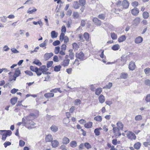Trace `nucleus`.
I'll return each instance as SVG.
<instances>
[{
	"label": "nucleus",
	"instance_id": "f257e3e1",
	"mask_svg": "<svg viewBox=\"0 0 150 150\" xmlns=\"http://www.w3.org/2000/svg\"><path fill=\"white\" fill-rule=\"evenodd\" d=\"M36 115L33 113L30 114L29 116L26 117L27 121L25 123L26 124V127L28 129H31L34 127L35 123L31 121L35 119Z\"/></svg>",
	"mask_w": 150,
	"mask_h": 150
},
{
	"label": "nucleus",
	"instance_id": "f03ea898",
	"mask_svg": "<svg viewBox=\"0 0 150 150\" xmlns=\"http://www.w3.org/2000/svg\"><path fill=\"white\" fill-rule=\"evenodd\" d=\"M116 4L118 6H122L123 8L125 9L127 8H128L129 4L128 1L127 0H124L122 2L121 1L119 0L117 1L116 3Z\"/></svg>",
	"mask_w": 150,
	"mask_h": 150
},
{
	"label": "nucleus",
	"instance_id": "7ed1b4c3",
	"mask_svg": "<svg viewBox=\"0 0 150 150\" xmlns=\"http://www.w3.org/2000/svg\"><path fill=\"white\" fill-rule=\"evenodd\" d=\"M66 29L65 26V25L62 26L61 29L62 33L59 37V40L61 42L63 41L64 36L65 35L64 33L66 32Z\"/></svg>",
	"mask_w": 150,
	"mask_h": 150
},
{
	"label": "nucleus",
	"instance_id": "20e7f679",
	"mask_svg": "<svg viewBox=\"0 0 150 150\" xmlns=\"http://www.w3.org/2000/svg\"><path fill=\"white\" fill-rule=\"evenodd\" d=\"M39 71H40L41 73H42L44 74H50L49 72H46L48 70V69L46 68L45 65H42L39 68H38Z\"/></svg>",
	"mask_w": 150,
	"mask_h": 150
},
{
	"label": "nucleus",
	"instance_id": "39448f33",
	"mask_svg": "<svg viewBox=\"0 0 150 150\" xmlns=\"http://www.w3.org/2000/svg\"><path fill=\"white\" fill-rule=\"evenodd\" d=\"M30 69L31 71L35 72L38 76H40L42 74L41 72L40 71H39L38 68L36 67L30 66Z\"/></svg>",
	"mask_w": 150,
	"mask_h": 150
},
{
	"label": "nucleus",
	"instance_id": "423d86ee",
	"mask_svg": "<svg viewBox=\"0 0 150 150\" xmlns=\"http://www.w3.org/2000/svg\"><path fill=\"white\" fill-rule=\"evenodd\" d=\"M127 136L128 138L130 139H135L136 136L135 134L132 132L129 131L127 134Z\"/></svg>",
	"mask_w": 150,
	"mask_h": 150
},
{
	"label": "nucleus",
	"instance_id": "0eeeda50",
	"mask_svg": "<svg viewBox=\"0 0 150 150\" xmlns=\"http://www.w3.org/2000/svg\"><path fill=\"white\" fill-rule=\"evenodd\" d=\"M76 56L77 58L79 59L80 61H82L84 59V54L82 52H80L79 53H76Z\"/></svg>",
	"mask_w": 150,
	"mask_h": 150
},
{
	"label": "nucleus",
	"instance_id": "6e6552de",
	"mask_svg": "<svg viewBox=\"0 0 150 150\" xmlns=\"http://www.w3.org/2000/svg\"><path fill=\"white\" fill-rule=\"evenodd\" d=\"M53 140L52 136L50 134H49L46 136L45 137V141L46 142H52Z\"/></svg>",
	"mask_w": 150,
	"mask_h": 150
},
{
	"label": "nucleus",
	"instance_id": "1a4fd4ad",
	"mask_svg": "<svg viewBox=\"0 0 150 150\" xmlns=\"http://www.w3.org/2000/svg\"><path fill=\"white\" fill-rule=\"evenodd\" d=\"M93 22L97 26H100L101 24V21L97 18L95 17L93 19Z\"/></svg>",
	"mask_w": 150,
	"mask_h": 150
},
{
	"label": "nucleus",
	"instance_id": "9d476101",
	"mask_svg": "<svg viewBox=\"0 0 150 150\" xmlns=\"http://www.w3.org/2000/svg\"><path fill=\"white\" fill-rule=\"evenodd\" d=\"M69 59H65L62 62L61 65L64 67L67 66L69 64Z\"/></svg>",
	"mask_w": 150,
	"mask_h": 150
},
{
	"label": "nucleus",
	"instance_id": "9b49d317",
	"mask_svg": "<svg viewBox=\"0 0 150 150\" xmlns=\"http://www.w3.org/2000/svg\"><path fill=\"white\" fill-rule=\"evenodd\" d=\"M143 41V38L141 36H138L134 40V42L136 44L141 43Z\"/></svg>",
	"mask_w": 150,
	"mask_h": 150
},
{
	"label": "nucleus",
	"instance_id": "f8f14e48",
	"mask_svg": "<svg viewBox=\"0 0 150 150\" xmlns=\"http://www.w3.org/2000/svg\"><path fill=\"white\" fill-rule=\"evenodd\" d=\"M51 144L52 146L54 148L57 147L59 145V142L56 140L52 141L51 142Z\"/></svg>",
	"mask_w": 150,
	"mask_h": 150
},
{
	"label": "nucleus",
	"instance_id": "ddd939ff",
	"mask_svg": "<svg viewBox=\"0 0 150 150\" xmlns=\"http://www.w3.org/2000/svg\"><path fill=\"white\" fill-rule=\"evenodd\" d=\"M135 68V65L133 62H131L129 65V68L131 70H134Z\"/></svg>",
	"mask_w": 150,
	"mask_h": 150
},
{
	"label": "nucleus",
	"instance_id": "4468645a",
	"mask_svg": "<svg viewBox=\"0 0 150 150\" xmlns=\"http://www.w3.org/2000/svg\"><path fill=\"white\" fill-rule=\"evenodd\" d=\"M98 100L99 102L101 103H103L105 100V98L103 95L101 94L98 97Z\"/></svg>",
	"mask_w": 150,
	"mask_h": 150
},
{
	"label": "nucleus",
	"instance_id": "2eb2a0df",
	"mask_svg": "<svg viewBox=\"0 0 150 150\" xmlns=\"http://www.w3.org/2000/svg\"><path fill=\"white\" fill-rule=\"evenodd\" d=\"M80 5L77 1H74L73 3V7L75 9H79L80 7Z\"/></svg>",
	"mask_w": 150,
	"mask_h": 150
},
{
	"label": "nucleus",
	"instance_id": "dca6fc26",
	"mask_svg": "<svg viewBox=\"0 0 150 150\" xmlns=\"http://www.w3.org/2000/svg\"><path fill=\"white\" fill-rule=\"evenodd\" d=\"M126 39V37L125 35H122L118 38V41L119 42H122L125 41Z\"/></svg>",
	"mask_w": 150,
	"mask_h": 150
},
{
	"label": "nucleus",
	"instance_id": "f3484780",
	"mask_svg": "<svg viewBox=\"0 0 150 150\" xmlns=\"http://www.w3.org/2000/svg\"><path fill=\"white\" fill-rule=\"evenodd\" d=\"M70 141L69 139L67 137H64L62 139V143L64 144H68Z\"/></svg>",
	"mask_w": 150,
	"mask_h": 150
},
{
	"label": "nucleus",
	"instance_id": "a211bd4d",
	"mask_svg": "<svg viewBox=\"0 0 150 150\" xmlns=\"http://www.w3.org/2000/svg\"><path fill=\"white\" fill-rule=\"evenodd\" d=\"M139 12V10L137 8H135L131 10L132 14L134 16H136L138 14Z\"/></svg>",
	"mask_w": 150,
	"mask_h": 150
},
{
	"label": "nucleus",
	"instance_id": "6ab92c4d",
	"mask_svg": "<svg viewBox=\"0 0 150 150\" xmlns=\"http://www.w3.org/2000/svg\"><path fill=\"white\" fill-rule=\"evenodd\" d=\"M54 94L53 93H47L44 94V96L46 98H49L54 97Z\"/></svg>",
	"mask_w": 150,
	"mask_h": 150
},
{
	"label": "nucleus",
	"instance_id": "aec40b11",
	"mask_svg": "<svg viewBox=\"0 0 150 150\" xmlns=\"http://www.w3.org/2000/svg\"><path fill=\"white\" fill-rule=\"evenodd\" d=\"M72 16L74 19H76L79 18V14L77 12L74 11L73 12Z\"/></svg>",
	"mask_w": 150,
	"mask_h": 150
},
{
	"label": "nucleus",
	"instance_id": "412c9836",
	"mask_svg": "<svg viewBox=\"0 0 150 150\" xmlns=\"http://www.w3.org/2000/svg\"><path fill=\"white\" fill-rule=\"evenodd\" d=\"M50 128L51 130L54 132H56L58 130V127L54 125H52Z\"/></svg>",
	"mask_w": 150,
	"mask_h": 150
},
{
	"label": "nucleus",
	"instance_id": "4be33fe9",
	"mask_svg": "<svg viewBox=\"0 0 150 150\" xmlns=\"http://www.w3.org/2000/svg\"><path fill=\"white\" fill-rule=\"evenodd\" d=\"M141 145V144L140 142H137L134 144V147L135 149L138 150L140 149Z\"/></svg>",
	"mask_w": 150,
	"mask_h": 150
},
{
	"label": "nucleus",
	"instance_id": "5701e85b",
	"mask_svg": "<svg viewBox=\"0 0 150 150\" xmlns=\"http://www.w3.org/2000/svg\"><path fill=\"white\" fill-rule=\"evenodd\" d=\"M117 127L120 130H122L123 127V125L122 122L120 121H119L117 123Z\"/></svg>",
	"mask_w": 150,
	"mask_h": 150
},
{
	"label": "nucleus",
	"instance_id": "b1692460",
	"mask_svg": "<svg viewBox=\"0 0 150 150\" xmlns=\"http://www.w3.org/2000/svg\"><path fill=\"white\" fill-rule=\"evenodd\" d=\"M120 46L118 44H115L112 47V49L113 50H118L120 48Z\"/></svg>",
	"mask_w": 150,
	"mask_h": 150
},
{
	"label": "nucleus",
	"instance_id": "393cba45",
	"mask_svg": "<svg viewBox=\"0 0 150 150\" xmlns=\"http://www.w3.org/2000/svg\"><path fill=\"white\" fill-rule=\"evenodd\" d=\"M51 37L52 38H56L58 36V33H56L54 30L52 31L51 32Z\"/></svg>",
	"mask_w": 150,
	"mask_h": 150
},
{
	"label": "nucleus",
	"instance_id": "a878e982",
	"mask_svg": "<svg viewBox=\"0 0 150 150\" xmlns=\"http://www.w3.org/2000/svg\"><path fill=\"white\" fill-rule=\"evenodd\" d=\"M128 76V74L126 73L123 72L121 74L120 77L121 79H126Z\"/></svg>",
	"mask_w": 150,
	"mask_h": 150
},
{
	"label": "nucleus",
	"instance_id": "bb28decb",
	"mask_svg": "<svg viewBox=\"0 0 150 150\" xmlns=\"http://www.w3.org/2000/svg\"><path fill=\"white\" fill-rule=\"evenodd\" d=\"M93 123L92 122H89L84 125V126L86 128H91L92 126Z\"/></svg>",
	"mask_w": 150,
	"mask_h": 150
},
{
	"label": "nucleus",
	"instance_id": "cd10ccee",
	"mask_svg": "<svg viewBox=\"0 0 150 150\" xmlns=\"http://www.w3.org/2000/svg\"><path fill=\"white\" fill-rule=\"evenodd\" d=\"M140 19L139 18H137L134 20L133 24L135 25H138L140 22Z\"/></svg>",
	"mask_w": 150,
	"mask_h": 150
},
{
	"label": "nucleus",
	"instance_id": "c85d7f7f",
	"mask_svg": "<svg viewBox=\"0 0 150 150\" xmlns=\"http://www.w3.org/2000/svg\"><path fill=\"white\" fill-rule=\"evenodd\" d=\"M53 55V54L51 52L50 53H47L44 55L45 58H46L47 59H48L51 57Z\"/></svg>",
	"mask_w": 150,
	"mask_h": 150
},
{
	"label": "nucleus",
	"instance_id": "c756f323",
	"mask_svg": "<svg viewBox=\"0 0 150 150\" xmlns=\"http://www.w3.org/2000/svg\"><path fill=\"white\" fill-rule=\"evenodd\" d=\"M94 119L98 122H100L102 120V117L100 115H98L94 117Z\"/></svg>",
	"mask_w": 150,
	"mask_h": 150
},
{
	"label": "nucleus",
	"instance_id": "7c9ffc66",
	"mask_svg": "<svg viewBox=\"0 0 150 150\" xmlns=\"http://www.w3.org/2000/svg\"><path fill=\"white\" fill-rule=\"evenodd\" d=\"M18 98L17 97L12 98L11 100V103L13 105H14L16 103Z\"/></svg>",
	"mask_w": 150,
	"mask_h": 150
},
{
	"label": "nucleus",
	"instance_id": "2f4dec72",
	"mask_svg": "<svg viewBox=\"0 0 150 150\" xmlns=\"http://www.w3.org/2000/svg\"><path fill=\"white\" fill-rule=\"evenodd\" d=\"M61 68V66L60 65L55 66L54 67V70L56 72H58L60 70Z\"/></svg>",
	"mask_w": 150,
	"mask_h": 150
},
{
	"label": "nucleus",
	"instance_id": "473e14b6",
	"mask_svg": "<svg viewBox=\"0 0 150 150\" xmlns=\"http://www.w3.org/2000/svg\"><path fill=\"white\" fill-rule=\"evenodd\" d=\"M33 63L39 66H40L42 65V63L39 60L36 59L33 62Z\"/></svg>",
	"mask_w": 150,
	"mask_h": 150
},
{
	"label": "nucleus",
	"instance_id": "72a5a7b5",
	"mask_svg": "<svg viewBox=\"0 0 150 150\" xmlns=\"http://www.w3.org/2000/svg\"><path fill=\"white\" fill-rule=\"evenodd\" d=\"M20 74L21 71L18 68L16 69L15 71L14 75L16 76V77H18Z\"/></svg>",
	"mask_w": 150,
	"mask_h": 150
},
{
	"label": "nucleus",
	"instance_id": "f704fd0d",
	"mask_svg": "<svg viewBox=\"0 0 150 150\" xmlns=\"http://www.w3.org/2000/svg\"><path fill=\"white\" fill-rule=\"evenodd\" d=\"M70 146L72 147H75L77 146V143L75 141H73L70 143Z\"/></svg>",
	"mask_w": 150,
	"mask_h": 150
},
{
	"label": "nucleus",
	"instance_id": "c9c22d12",
	"mask_svg": "<svg viewBox=\"0 0 150 150\" xmlns=\"http://www.w3.org/2000/svg\"><path fill=\"white\" fill-rule=\"evenodd\" d=\"M83 36L85 39L86 41H88L89 40V35L88 33L86 32L85 33L83 34Z\"/></svg>",
	"mask_w": 150,
	"mask_h": 150
},
{
	"label": "nucleus",
	"instance_id": "e433bc0d",
	"mask_svg": "<svg viewBox=\"0 0 150 150\" xmlns=\"http://www.w3.org/2000/svg\"><path fill=\"white\" fill-rule=\"evenodd\" d=\"M102 91V89L101 88H98L96 91L95 93L96 95H99Z\"/></svg>",
	"mask_w": 150,
	"mask_h": 150
},
{
	"label": "nucleus",
	"instance_id": "4c0bfd02",
	"mask_svg": "<svg viewBox=\"0 0 150 150\" xmlns=\"http://www.w3.org/2000/svg\"><path fill=\"white\" fill-rule=\"evenodd\" d=\"M143 18H147L149 17V14L148 12H144L143 13Z\"/></svg>",
	"mask_w": 150,
	"mask_h": 150
},
{
	"label": "nucleus",
	"instance_id": "58836bf2",
	"mask_svg": "<svg viewBox=\"0 0 150 150\" xmlns=\"http://www.w3.org/2000/svg\"><path fill=\"white\" fill-rule=\"evenodd\" d=\"M79 2L80 5L82 6H83L86 4V0H79Z\"/></svg>",
	"mask_w": 150,
	"mask_h": 150
},
{
	"label": "nucleus",
	"instance_id": "ea45409f",
	"mask_svg": "<svg viewBox=\"0 0 150 150\" xmlns=\"http://www.w3.org/2000/svg\"><path fill=\"white\" fill-rule=\"evenodd\" d=\"M111 36L113 40L116 39L117 38V35L114 33H111Z\"/></svg>",
	"mask_w": 150,
	"mask_h": 150
},
{
	"label": "nucleus",
	"instance_id": "a19ab883",
	"mask_svg": "<svg viewBox=\"0 0 150 150\" xmlns=\"http://www.w3.org/2000/svg\"><path fill=\"white\" fill-rule=\"evenodd\" d=\"M142 119V116L140 115H138L135 117V120L136 121H140Z\"/></svg>",
	"mask_w": 150,
	"mask_h": 150
},
{
	"label": "nucleus",
	"instance_id": "79ce46f5",
	"mask_svg": "<svg viewBox=\"0 0 150 150\" xmlns=\"http://www.w3.org/2000/svg\"><path fill=\"white\" fill-rule=\"evenodd\" d=\"M74 102H75V103H74L75 105H79L81 103V100L79 99H76V100H75Z\"/></svg>",
	"mask_w": 150,
	"mask_h": 150
},
{
	"label": "nucleus",
	"instance_id": "37998d69",
	"mask_svg": "<svg viewBox=\"0 0 150 150\" xmlns=\"http://www.w3.org/2000/svg\"><path fill=\"white\" fill-rule=\"evenodd\" d=\"M112 83H109L108 84L106 85L105 86H104L103 88H106L108 89H110L112 87Z\"/></svg>",
	"mask_w": 150,
	"mask_h": 150
},
{
	"label": "nucleus",
	"instance_id": "c03bdc74",
	"mask_svg": "<svg viewBox=\"0 0 150 150\" xmlns=\"http://www.w3.org/2000/svg\"><path fill=\"white\" fill-rule=\"evenodd\" d=\"M31 8L29 9V10L27 12L29 14H32L33 12H35L37 11V9L34 8L33 9L30 10Z\"/></svg>",
	"mask_w": 150,
	"mask_h": 150
},
{
	"label": "nucleus",
	"instance_id": "a18cd8bd",
	"mask_svg": "<svg viewBox=\"0 0 150 150\" xmlns=\"http://www.w3.org/2000/svg\"><path fill=\"white\" fill-rule=\"evenodd\" d=\"M94 132L95 133L96 135L99 136L100 134V132L99 131V129L98 128L96 129L94 131Z\"/></svg>",
	"mask_w": 150,
	"mask_h": 150
},
{
	"label": "nucleus",
	"instance_id": "49530a36",
	"mask_svg": "<svg viewBox=\"0 0 150 150\" xmlns=\"http://www.w3.org/2000/svg\"><path fill=\"white\" fill-rule=\"evenodd\" d=\"M84 146L87 149H89L91 148V145L88 142L85 143Z\"/></svg>",
	"mask_w": 150,
	"mask_h": 150
},
{
	"label": "nucleus",
	"instance_id": "de8ad7c7",
	"mask_svg": "<svg viewBox=\"0 0 150 150\" xmlns=\"http://www.w3.org/2000/svg\"><path fill=\"white\" fill-rule=\"evenodd\" d=\"M63 40H64V42L65 44L69 42V38L67 36H64Z\"/></svg>",
	"mask_w": 150,
	"mask_h": 150
},
{
	"label": "nucleus",
	"instance_id": "09e8293b",
	"mask_svg": "<svg viewBox=\"0 0 150 150\" xmlns=\"http://www.w3.org/2000/svg\"><path fill=\"white\" fill-rule=\"evenodd\" d=\"M60 47L57 46L55 47L54 49V52L56 54H58L59 52Z\"/></svg>",
	"mask_w": 150,
	"mask_h": 150
},
{
	"label": "nucleus",
	"instance_id": "8fccbe9b",
	"mask_svg": "<svg viewBox=\"0 0 150 150\" xmlns=\"http://www.w3.org/2000/svg\"><path fill=\"white\" fill-rule=\"evenodd\" d=\"M72 46L73 48L75 50H77L79 48L78 45L76 43H74L72 44Z\"/></svg>",
	"mask_w": 150,
	"mask_h": 150
},
{
	"label": "nucleus",
	"instance_id": "3c124183",
	"mask_svg": "<svg viewBox=\"0 0 150 150\" xmlns=\"http://www.w3.org/2000/svg\"><path fill=\"white\" fill-rule=\"evenodd\" d=\"M144 83L147 86H150V80L147 79L144 81Z\"/></svg>",
	"mask_w": 150,
	"mask_h": 150
},
{
	"label": "nucleus",
	"instance_id": "603ef678",
	"mask_svg": "<svg viewBox=\"0 0 150 150\" xmlns=\"http://www.w3.org/2000/svg\"><path fill=\"white\" fill-rule=\"evenodd\" d=\"M53 64V62L52 61L48 62L47 64V67L48 68L52 66Z\"/></svg>",
	"mask_w": 150,
	"mask_h": 150
},
{
	"label": "nucleus",
	"instance_id": "864d4df0",
	"mask_svg": "<svg viewBox=\"0 0 150 150\" xmlns=\"http://www.w3.org/2000/svg\"><path fill=\"white\" fill-rule=\"evenodd\" d=\"M143 145L146 147L148 145H150V142L149 141V140H146V142H144L143 143Z\"/></svg>",
	"mask_w": 150,
	"mask_h": 150
},
{
	"label": "nucleus",
	"instance_id": "5fc2aeb1",
	"mask_svg": "<svg viewBox=\"0 0 150 150\" xmlns=\"http://www.w3.org/2000/svg\"><path fill=\"white\" fill-rule=\"evenodd\" d=\"M98 18L101 20H104L105 18V16L103 14H100L98 16Z\"/></svg>",
	"mask_w": 150,
	"mask_h": 150
},
{
	"label": "nucleus",
	"instance_id": "6e6d98bb",
	"mask_svg": "<svg viewBox=\"0 0 150 150\" xmlns=\"http://www.w3.org/2000/svg\"><path fill=\"white\" fill-rule=\"evenodd\" d=\"M47 41L45 40L42 43L40 44L39 45L40 47H43L45 46L46 42Z\"/></svg>",
	"mask_w": 150,
	"mask_h": 150
},
{
	"label": "nucleus",
	"instance_id": "4d7b16f0",
	"mask_svg": "<svg viewBox=\"0 0 150 150\" xmlns=\"http://www.w3.org/2000/svg\"><path fill=\"white\" fill-rule=\"evenodd\" d=\"M144 72L146 74H147L150 73V68H147L144 70Z\"/></svg>",
	"mask_w": 150,
	"mask_h": 150
},
{
	"label": "nucleus",
	"instance_id": "13d9d810",
	"mask_svg": "<svg viewBox=\"0 0 150 150\" xmlns=\"http://www.w3.org/2000/svg\"><path fill=\"white\" fill-rule=\"evenodd\" d=\"M60 43V42L59 40H57L54 41L52 43L53 45L56 46L59 45Z\"/></svg>",
	"mask_w": 150,
	"mask_h": 150
},
{
	"label": "nucleus",
	"instance_id": "bf43d9fd",
	"mask_svg": "<svg viewBox=\"0 0 150 150\" xmlns=\"http://www.w3.org/2000/svg\"><path fill=\"white\" fill-rule=\"evenodd\" d=\"M33 0H28L26 1L25 3L24 4H33Z\"/></svg>",
	"mask_w": 150,
	"mask_h": 150
},
{
	"label": "nucleus",
	"instance_id": "052dcab7",
	"mask_svg": "<svg viewBox=\"0 0 150 150\" xmlns=\"http://www.w3.org/2000/svg\"><path fill=\"white\" fill-rule=\"evenodd\" d=\"M25 144V142L22 140H20L19 141V146H23Z\"/></svg>",
	"mask_w": 150,
	"mask_h": 150
},
{
	"label": "nucleus",
	"instance_id": "680f3d73",
	"mask_svg": "<svg viewBox=\"0 0 150 150\" xmlns=\"http://www.w3.org/2000/svg\"><path fill=\"white\" fill-rule=\"evenodd\" d=\"M145 100L147 102H150V94L147 95L146 98Z\"/></svg>",
	"mask_w": 150,
	"mask_h": 150
},
{
	"label": "nucleus",
	"instance_id": "e2e57ef3",
	"mask_svg": "<svg viewBox=\"0 0 150 150\" xmlns=\"http://www.w3.org/2000/svg\"><path fill=\"white\" fill-rule=\"evenodd\" d=\"M25 73L28 75L31 76L33 75V73L29 71H25Z\"/></svg>",
	"mask_w": 150,
	"mask_h": 150
},
{
	"label": "nucleus",
	"instance_id": "0e129e2a",
	"mask_svg": "<svg viewBox=\"0 0 150 150\" xmlns=\"http://www.w3.org/2000/svg\"><path fill=\"white\" fill-rule=\"evenodd\" d=\"M11 50L12 52L14 53H19V51L14 48H11Z\"/></svg>",
	"mask_w": 150,
	"mask_h": 150
},
{
	"label": "nucleus",
	"instance_id": "69168bd1",
	"mask_svg": "<svg viewBox=\"0 0 150 150\" xmlns=\"http://www.w3.org/2000/svg\"><path fill=\"white\" fill-rule=\"evenodd\" d=\"M112 130L113 132L115 133L117 132H118L120 130V129L117 127H113Z\"/></svg>",
	"mask_w": 150,
	"mask_h": 150
},
{
	"label": "nucleus",
	"instance_id": "338daca9",
	"mask_svg": "<svg viewBox=\"0 0 150 150\" xmlns=\"http://www.w3.org/2000/svg\"><path fill=\"white\" fill-rule=\"evenodd\" d=\"M11 144V143L10 142H5L4 144V147L6 148V147L8 146H9Z\"/></svg>",
	"mask_w": 150,
	"mask_h": 150
},
{
	"label": "nucleus",
	"instance_id": "774afa93",
	"mask_svg": "<svg viewBox=\"0 0 150 150\" xmlns=\"http://www.w3.org/2000/svg\"><path fill=\"white\" fill-rule=\"evenodd\" d=\"M79 61L78 59H76L75 60L74 62L73 63V64H75L76 66H78L79 64Z\"/></svg>",
	"mask_w": 150,
	"mask_h": 150
}]
</instances>
